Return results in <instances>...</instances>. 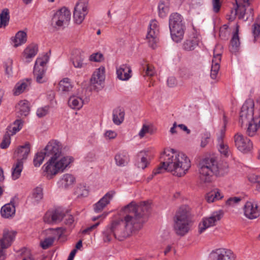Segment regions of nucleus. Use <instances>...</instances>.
Listing matches in <instances>:
<instances>
[{
	"instance_id": "obj_58",
	"label": "nucleus",
	"mask_w": 260,
	"mask_h": 260,
	"mask_svg": "<svg viewBox=\"0 0 260 260\" xmlns=\"http://www.w3.org/2000/svg\"><path fill=\"white\" fill-rule=\"evenodd\" d=\"M212 3L214 12L215 13L218 12L221 7L220 0H213Z\"/></svg>"
},
{
	"instance_id": "obj_55",
	"label": "nucleus",
	"mask_w": 260,
	"mask_h": 260,
	"mask_svg": "<svg viewBox=\"0 0 260 260\" xmlns=\"http://www.w3.org/2000/svg\"><path fill=\"white\" fill-rule=\"evenodd\" d=\"M103 58L102 54L96 53L91 54L89 57V60L95 62H100L103 59Z\"/></svg>"
},
{
	"instance_id": "obj_20",
	"label": "nucleus",
	"mask_w": 260,
	"mask_h": 260,
	"mask_svg": "<svg viewBox=\"0 0 260 260\" xmlns=\"http://www.w3.org/2000/svg\"><path fill=\"white\" fill-rule=\"evenodd\" d=\"M132 70L130 67L125 64L121 65L117 69V77L121 80L126 81L131 77Z\"/></svg>"
},
{
	"instance_id": "obj_53",
	"label": "nucleus",
	"mask_w": 260,
	"mask_h": 260,
	"mask_svg": "<svg viewBox=\"0 0 260 260\" xmlns=\"http://www.w3.org/2000/svg\"><path fill=\"white\" fill-rule=\"evenodd\" d=\"M49 110V107L48 106L39 108L37 111V115L40 118L43 117L48 114Z\"/></svg>"
},
{
	"instance_id": "obj_17",
	"label": "nucleus",
	"mask_w": 260,
	"mask_h": 260,
	"mask_svg": "<svg viewBox=\"0 0 260 260\" xmlns=\"http://www.w3.org/2000/svg\"><path fill=\"white\" fill-rule=\"evenodd\" d=\"M115 192L111 190L106 193L96 204L94 205V211L96 213L101 212L103 209L110 203Z\"/></svg>"
},
{
	"instance_id": "obj_26",
	"label": "nucleus",
	"mask_w": 260,
	"mask_h": 260,
	"mask_svg": "<svg viewBox=\"0 0 260 260\" xmlns=\"http://www.w3.org/2000/svg\"><path fill=\"white\" fill-rule=\"evenodd\" d=\"M199 41V40L197 37H190L183 43L182 49L185 51H193L198 46Z\"/></svg>"
},
{
	"instance_id": "obj_56",
	"label": "nucleus",
	"mask_w": 260,
	"mask_h": 260,
	"mask_svg": "<svg viewBox=\"0 0 260 260\" xmlns=\"http://www.w3.org/2000/svg\"><path fill=\"white\" fill-rule=\"evenodd\" d=\"M147 159L145 157L143 156L141 158V160L138 162V167L144 169L147 167Z\"/></svg>"
},
{
	"instance_id": "obj_41",
	"label": "nucleus",
	"mask_w": 260,
	"mask_h": 260,
	"mask_svg": "<svg viewBox=\"0 0 260 260\" xmlns=\"http://www.w3.org/2000/svg\"><path fill=\"white\" fill-rule=\"evenodd\" d=\"M183 17L177 13L172 14L169 17V27L172 26L178 25L180 23H184Z\"/></svg>"
},
{
	"instance_id": "obj_19",
	"label": "nucleus",
	"mask_w": 260,
	"mask_h": 260,
	"mask_svg": "<svg viewBox=\"0 0 260 260\" xmlns=\"http://www.w3.org/2000/svg\"><path fill=\"white\" fill-rule=\"evenodd\" d=\"M16 197L12 198L9 203L3 206L1 210L2 216L5 218H9L12 217L15 214V200Z\"/></svg>"
},
{
	"instance_id": "obj_45",
	"label": "nucleus",
	"mask_w": 260,
	"mask_h": 260,
	"mask_svg": "<svg viewBox=\"0 0 260 260\" xmlns=\"http://www.w3.org/2000/svg\"><path fill=\"white\" fill-rule=\"evenodd\" d=\"M252 32L255 42L260 41V25L258 23H254L252 26Z\"/></svg>"
},
{
	"instance_id": "obj_6",
	"label": "nucleus",
	"mask_w": 260,
	"mask_h": 260,
	"mask_svg": "<svg viewBox=\"0 0 260 260\" xmlns=\"http://www.w3.org/2000/svg\"><path fill=\"white\" fill-rule=\"evenodd\" d=\"M71 15L70 11L67 8H61L54 14L51 20L52 25L55 28L66 27L69 23Z\"/></svg>"
},
{
	"instance_id": "obj_10",
	"label": "nucleus",
	"mask_w": 260,
	"mask_h": 260,
	"mask_svg": "<svg viewBox=\"0 0 260 260\" xmlns=\"http://www.w3.org/2000/svg\"><path fill=\"white\" fill-rule=\"evenodd\" d=\"M16 234V232L14 231H9L7 230H4L3 238L0 240V260L5 259V256L3 249L11 246Z\"/></svg>"
},
{
	"instance_id": "obj_7",
	"label": "nucleus",
	"mask_w": 260,
	"mask_h": 260,
	"mask_svg": "<svg viewBox=\"0 0 260 260\" xmlns=\"http://www.w3.org/2000/svg\"><path fill=\"white\" fill-rule=\"evenodd\" d=\"M254 103L252 99H248L243 105L240 113L239 122L241 125L247 124L250 121L253 120Z\"/></svg>"
},
{
	"instance_id": "obj_29",
	"label": "nucleus",
	"mask_w": 260,
	"mask_h": 260,
	"mask_svg": "<svg viewBox=\"0 0 260 260\" xmlns=\"http://www.w3.org/2000/svg\"><path fill=\"white\" fill-rule=\"evenodd\" d=\"M72 88L73 85L71 82V80L68 78H63L58 84V90L62 93H67Z\"/></svg>"
},
{
	"instance_id": "obj_13",
	"label": "nucleus",
	"mask_w": 260,
	"mask_h": 260,
	"mask_svg": "<svg viewBox=\"0 0 260 260\" xmlns=\"http://www.w3.org/2000/svg\"><path fill=\"white\" fill-rule=\"evenodd\" d=\"M234 138L235 146L240 151L247 152L252 148V143L250 140L244 137L241 134H236Z\"/></svg>"
},
{
	"instance_id": "obj_54",
	"label": "nucleus",
	"mask_w": 260,
	"mask_h": 260,
	"mask_svg": "<svg viewBox=\"0 0 260 260\" xmlns=\"http://www.w3.org/2000/svg\"><path fill=\"white\" fill-rule=\"evenodd\" d=\"M241 201V198L237 197H231L226 202V205L234 206Z\"/></svg>"
},
{
	"instance_id": "obj_28",
	"label": "nucleus",
	"mask_w": 260,
	"mask_h": 260,
	"mask_svg": "<svg viewBox=\"0 0 260 260\" xmlns=\"http://www.w3.org/2000/svg\"><path fill=\"white\" fill-rule=\"evenodd\" d=\"M125 112L122 108L117 107L113 111V121L116 125H120L124 118Z\"/></svg>"
},
{
	"instance_id": "obj_52",
	"label": "nucleus",
	"mask_w": 260,
	"mask_h": 260,
	"mask_svg": "<svg viewBox=\"0 0 260 260\" xmlns=\"http://www.w3.org/2000/svg\"><path fill=\"white\" fill-rule=\"evenodd\" d=\"M218 150L221 154L227 157L229 156V146L224 143L218 144Z\"/></svg>"
},
{
	"instance_id": "obj_57",
	"label": "nucleus",
	"mask_w": 260,
	"mask_h": 260,
	"mask_svg": "<svg viewBox=\"0 0 260 260\" xmlns=\"http://www.w3.org/2000/svg\"><path fill=\"white\" fill-rule=\"evenodd\" d=\"M149 127L146 124H143V126L139 133V136L141 138L144 137L146 134L148 133Z\"/></svg>"
},
{
	"instance_id": "obj_47",
	"label": "nucleus",
	"mask_w": 260,
	"mask_h": 260,
	"mask_svg": "<svg viewBox=\"0 0 260 260\" xmlns=\"http://www.w3.org/2000/svg\"><path fill=\"white\" fill-rule=\"evenodd\" d=\"M49 57L47 55H44L43 58H38L36 61L34 67H37L38 69L43 67L45 69V66L46 64Z\"/></svg>"
},
{
	"instance_id": "obj_15",
	"label": "nucleus",
	"mask_w": 260,
	"mask_h": 260,
	"mask_svg": "<svg viewBox=\"0 0 260 260\" xmlns=\"http://www.w3.org/2000/svg\"><path fill=\"white\" fill-rule=\"evenodd\" d=\"M244 213L247 218L253 219L259 216L260 209L256 204L247 202L244 207Z\"/></svg>"
},
{
	"instance_id": "obj_24",
	"label": "nucleus",
	"mask_w": 260,
	"mask_h": 260,
	"mask_svg": "<svg viewBox=\"0 0 260 260\" xmlns=\"http://www.w3.org/2000/svg\"><path fill=\"white\" fill-rule=\"evenodd\" d=\"M114 159L117 166L119 167L125 166L129 160L128 153L126 151H120L115 155Z\"/></svg>"
},
{
	"instance_id": "obj_3",
	"label": "nucleus",
	"mask_w": 260,
	"mask_h": 260,
	"mask_svg": "<svg viewBox=\"0 0 260 260\" xmlns=\"http://www.w3.org/2000/svg\"><path fill=\"white\" fill-rule=\"evenodd\" d=\"M61 149V145L59 142L52 140L43 150L46 157H50L42 167L44 175L48 179H51L58 173L63 172L74 161L72 156H62Z\"/></svg>"
},
{
	"instance_id": "obj_49",
	"label": "nucleus",
	"mask_w": 260,
	"mask_h": 260,
	"mask_svg": "<svg viewBox=\"0 0 260 260\" xmlns=\"http://www.w3.org/2000/svg\"><path fill=\"white\" fill-rule=\"evenodd\" d=\"M249 180L256 184V189L257 190L260 191V175H256L255 174L250 175L249 176Z\"/></svg>"
},
{
	"instance_id": "obj_22",
	"label": "nucleus",
	"mask_w": 260,
	"mask_h": 260,
	"mask_svg": "<svg viewBox=\"0 0 260 260\" xmlns=\"http://www.w3.org/2000/svg\"><path fill=\"white\" fill-rule=\"evenodd\" d=\"M75 178L73 175L65 174L60 179L58 182V184L60 187L66 189L72 186L75 183Z\"/></svg>"
},
{
	"instance_id": "obj_48",
	"label": "nucleus",
	"mask_w": 260,
	"mask_h": 260,
	"mask_svg": "<svg viewBox=\"0 0 260 260\" xmlns=\"http://www.w3.org/2000/svg\"><path fill=\"white\" fill-rule=\"evenodd\" d=\"M12 64H13V60L11 58L7 59L4 62V68L5 69L6 74L10 76L12 74Z\"/></svg>"
},
{
	"instance_id": "obj_51",
	"label": "nucleus",
	"mask_w": 260,
	"mask_h": 260,
	"mask_svg": "<svg viewBox=\"0 0 260 260\" xmlns=\"http://www.w3.org/2000/svg\"><path fill=\"white\" fill-rule=\"evenodd\" d=\"M54 241V237H48L44 239V241L41 242V247L44 249H47L49 247L52 245Z\"/></svg>"
},
{
	"instance_id": "obj_27",
	"label": "nucleus",
	"mask_w": 260,
	"mask_h": 260,
	"mask_svg": "<svg viewBox=\"0 0 260 260\" xmlns=\"http://www.w3.org/2000/svg\"><path fill=\"white\" fill-rule=\"evenodd\" d=\"M31 79H26L22 80L18 82L15 86L14 94L16 95H19L27 90L31 84Z\"/></svg>"
},
{
	"instance_id": "obj_64",
	"label": "nucleus",
	"mask_w": 260,
	"mask_h": 260,
	"mask_svg": "<svg viewBox=\"0 0 260 260\" xmlns=\"http://www.w3.org/2000/svg\"><path fill=\"white\" fill-rule=\"evenodd\" d=\"M105 135L106 137L111 139L115 138L117 136V134L114 131H108L106 132Z\"/></svg>"
},
{
	"instance_id": "obj_33",
	"label": "nucleus",
	"mask_w": 260,
	"mask_h": 260,
	"mask_svg": "<svg viewBox=\"0 0 260 260\" xmlns=\"http://www.w3.org/2000/svg\"><path fill=\"white\" fill-rule=\"evenodd\" d=\"M170 2L169 0H161L158 5L159 16L163 18L165 17L169 11Z\"/></svg>"
},
{
	"instance_id": "obj_21",
	"label": "nucleus",
	"mask_w": 260,
	"mask_h": 260,
	"mask_svg": "<svg viewBox=\"0 0 260 260\" xmlns=\"http://www.w3.org/2000/svg\"><path fill=\"white\" fill-rule=\"evenodd\" d=\"M105 69L100 68L96 69L93 73L90 79V83L92 85H102L105 80Z\"/></svg>"
},
{
	"instance_id": "obj_35",
	"label": "nucleus",
	"mask_w": 260,
	"mask_h": 260,
	"mask_svg": "<svg viewBox=\"0 0 260 260\" xmlns=\"http://www.w3.org/2000/svg\"><path fill=\"white\" fill-rule=\"evenodd\" d=\"M27 40V35L24 31H19L17 32L14 39V45L15 47L21 45L25 43Z\"/></svg>"
},
{
	"instance_id": "obj_8",
	"label": "nucleus",
	"mask_w": 260,
	"mask_h": 260,
	"mask_svg": "<svg viewBox=\"0 0 260 260\" xmlns=\"http://www.w3.org/2000/svg\"><path fill=\"white\" fill-rule=\"evenodd\" d=\"M88 0H78L76 4L73 13L74 21L80 24L88 13Z\"/></svg>"
},
{
	"instance_id": "obj_42",
	"label": "nucleus",
	"mask_w": 260,
	"mask_h": 260,
	"mask_svg": "<svg viewBox=\"0 0 260 260\" xmlns=\"http://www.w3.org/2000/svg\"><path fill=\"white\" fill-rule=\"evenodd\" d=\"M10 20L9 10L7 8L3 9L0 14V28L8 24Z\"/></svg>"
},
{
	"instance_id": "obj_59",
	"label": "nucleus",
	"mask_w": 260,
	"mask_h": 260,
	"mask_svg": "<svg viewBox=\"0 0 260 260\" xmlns=\"http://www.w3.org/2000/svg\"><path fill=\"white\" fill-rule=\"evenodd\" d=\"M154 68L153 66L147 64L146 70V75L148 76H153L155 74Z\"/></svg>"
},
{
	"instance_id": "obj_40",
	"label": "nucleus",
	"mask_w": 260,
	"mask_h": 260,
	"mask_svg": "<svg viewBox=\"0 0 260 260\" xmlns=\"http://www.w3.org/2000/svg\"><path fill=\"white\" fill-rule=\"evenodd\" d=\"M43 197L42 188L37 187L32 191V196L30 197L31 202L34 204H37L42 199Z\"/></svg>"
},
{
	"instance_id": "obj_16",
	"label": "nucleus",
	"mask_w": 260,
	"mask_h": 260,
	"mask_svg": "<svg viewBox=\"0 0 260 260\" xmlns=\"http://www.w3.org/2000/svg\"><path fill=\"white\" fill-rule=\"evenodd\" d=\"M171 36L173 41L176 43L180 42L184 37L185 30V23H180L178 25L172 26L169 27Z\"/></svg>"
},
{
	"instance_id": "obj_30",
	"label": "nucleus",
	"mask_w": 260,
	"mask_h": 260,
	"mask_svg": "<svg viewBox=\"0 0 260 260\" xmlns=\"http://www.w3.org/2000/svg\"><path fill=\"white\" fill-rule=\"evenodd\" d=\"M45 69L43 67H41L40 69H38L37 67H34L33 72L34 75L38 83H43L47 81V78L45 76Z\"/></svg>"
},
{
	"instance_id": "obj_14",
	"label": "nucleus",
	"mask_w": 260,
	"mask_h": 260,
	"mask_svg": "<svg viewBox=\"0 0 260 260\" xmlns=\"http://www.w3.org/2000/svg\"><path fill=\"white\" fill-rule=\"evenodd\" d=\"M236 7L232 13L234 12V16L238 15L239 19H243L245 21L248 19V17L245 18L246 8L249 6V0H236Z\"/></svg>"
},
{
	"instance_id": "obj_50",
	"label": "nucleus",
	"mask_w": 260,
	"mask_h": 260,
	"mask_svg": "<svg viewBox=\"0 0 260 260\" xmlns=\"http://www.w3.org/2000/svg\"><path fill=\"white\" fill-rule=\"evenodd\" d=\"M228 28L229 26L226 24H224L220 27L219 30V37L221 39L225 40L228 38L229 35V32L228 30Z\"/></svg>"
},
{
	"instance_id": "obj_31",
	"label": "nucleus",
	"mask_w": 260,
	"mask_h": 260,
	"mask_svg": "<svg viewBox=\"0 0 260 260\" xmlns=\"http://www.w3.org/2000/svg\"><path fill=\"white\" fill-rule=\"evenodd\" d=\"M22 120L21 119H16L12 124L7 127L6 132L13 136L19 131L22 128Z\"/></svg>"
},
{
	"instance_id": "obj_18",
	"label": "nucleus",
	"mask_w": 260,
	"mask_h": 260,
	"mask_svg": "<svg viewBox=\"0 0 260 260\" xmlns=\"http://www.w3.org/2000/svg\"><path fill=\"white\" fill-rule=\"evenodd\" d=\"M214 257L217 260H235V256L230 249L219 248L213 251Z\"/></svg>"
},
{
	"instance_id": "obj_25",
	"label": "nucleus",
	"mask_w": 260,
	"mask_h": 260,
	"mask_svg": "<svg viewBox=\"0 0 260 260\" xmlns=\"http://www.w3.org/2000/svg\"><path fill=\"white\" fill-rule=\"evenodd\" d=\"M17 117L26 116L29 113L30 109L28 102L21 101L16 106Z\"/></svg>"
},
{
	"instance_id": "obj_4",
	"label": "nucleus",
	"mask_w": 260,
	"mask_h": 260,
	"mask_svg": "<svg viewBox=\"0 0 260 260\" xmlns=\"http://www.w3.org/2000/svg\"><path fill=\"white\" fill-rule=\"evenodd\" d=\"M199 167L200 180L204 183L211 182L213 175L221 176L229 171V165L226 161L218 162L214 157L203 159L200 161Z\"/></svg>"
},
{
	"instance_id": "obj_32",
	"label": "nucleus",
	"mask_w": 260,
	"mask_h": 260,
	"mask_svg": "<svg viewBox=\"0 0 260 260\" xmlns=\"http://www.w3.org/2000/svg\"><path fill=\"white\" fill-rule=\"evenodd\" d=\"M23 169V161L21 159H17V162L12 168V177L13 180H16L19 178Z\"/></svg>"
},
{
	"instance_id": "obj_2",
	"label": "nucleus",
	"mask_w": 260,
	"mask_h": 260,
	"mask_svg": "<svg viewBox=\"0 0 260 260\" xmlns=\"http://www.w3.org/2000/svg\"><path fill=\"white\" fill-rule=\"evenodd\" d=\"M159 159V166L153 171L155 175L167 171L174 176L182 177L191 167L190 159L185 154L172 148L165 149Z\"/></svg>"
},
{
	"instance_id": "obj_1",
	"label": "nucleus",
	"mask_w": 260,
	"mask_h": 260,
	"mask_svg": "<svg viewBox=\"0 0 260 260\" xmlns=\"http://www.w3.org/2000/svg\"><path fill=\"white\" fill-rule=\"evenodd\" d=\"M150 209L148 202L139 204L132 201L122 209L123 217L112 221L103 232L105 242L113 238L122 241L135 231L139 230L146 221Z\"/></svg>"
},
{
	"instance_id": "obj_63",
	"label": "nucleus",
	"mask_w": 260,
	"mask_h": 260,
	"mask_svg": "<svg viewBox=\"0 0 260 260\" xmlns=\"http://www.w3.org/2000/svg\"><path fill=\"white\" fill-rule=\"evenodd\" d=\"M100 224V222H96V223L88 227L82 231L83 234H88L94 229L96 228Z\"/></svg>"
},
{
	"instance_id": "obj_5",
	"label": "nucleus",
	"mask_w": 260,
	"mask_h": 260,
	"mask_svg": "<svg viewBox=\"0 0 260 260\" xmlns=\"http://www.w3.org/2000/svg\"><path fill=\"white\" fill-rule=\"evenodd\" d=\"M173 221L174 230L177 235L183 236L188 233L191 224L190 207L186 205L179 207L174 216Z\"/></svg>"
},
{
	"instance_id": "obj_61",
	"label": "nucleus",
	"mask_w": 260,
	"mask_h": 260,
	"mask_svg": "<svg viewBox=\"0 0 260 260\" xmlns=\"http://www.w3.org/2000/svg\"><path fill=\"white\" fill-rule=\"evenodd\" d=\"M168 85L170 87H174L177 85V80L174 77H170L167 80Z\"/></svg>"
},
{
	"instance_id": "obj_39",
	"label": "nucleus",
	"mask_w": 260,
	"mask_h": 260,
	"mask_svg": "<svg viewBox=\"0 0 260 260\" xmlns=\"http://www.w3.org/2000/svg\"><path fill=\"white\" fill-rule=\"evenodd\" d=\"M84 56L80 53L73 56L72 61L73 66L76 68H82L85 66L86 63L84 62Z\"/></svg>"
},
{
	"instance_id": "obj_43",
	"label": "nucleus",
	"mask_w": 260,
	"mask_h": 260,
	"mask_svg": "<svg viewBox=\"0 0 260 260\" xmlns=\"http://www.w3.org/2000/svg\"><path fill=\"white\" fill-rule=\"evenodd\" d=\"M221 60V54H214L211 70L219 71L220 62Z\"/></svg>"
},
{
	"instance_id": "obj_12",
	"label": "nucleus",
	"mask_w": 260,
	"mask_h": 260,
	"mask_svg": "<svg viewBox=\"0 0 260 260\" xmlns=\"http://www.w3.org/2000/svg\"><path fill=\"white\" fill-rule=\"evenodd\" d=\"M158 34L159 26L158 22L155 20H153L149 24V28L146 38L148 40L149 45L153 49L155 47L156 43L158 41L157 36Z\"/></svg>"
},
{
	"instance_id": "obj_38",
	"label": "nucleus",
	"mask_w": 260,
	"mask_h": 260,
	"mask_svg": "<svg viewBox=\"0 0 260 260\" xmlns=\"http://www.w3.org/2000/svg\"><path fill=\"white\" fill-rule=\"evenodd\" d=\"M239 27V26L237 24L236 32L234 34L231 41V51L232 52H236L240 46V41L238 36Z\"/></svg>"
},
{
	"instance_id": "obj_37",
	"label": "nucleus",
	"mask_w": 260,
	"mask_h": 260,
	"mask_svg": "<svg viewBox=\"0 0 260 260\" xmlns=\"http://www.w3.org/2000/svg\"><path fill=\"white\" fill-rule=\"evenodd\" d=\"M83 101L82 99L78 96H71L68 101L69 106L72 109H79L83 106Z\"/></svg>"
},
{
	"instance_id": "obj_36",
	"label": "nucleus",
	"mask_w": 260,
	"mask_h": 260,
	"mask_svg": "<svg viewBox=\"0 0 260 260\" xmlns=\"http://www.w3.org/2000/svg\"><path fill=\"white\" fill-rule=\"evenodd\" d=\"M38 51V46L36 44H31L24 50V56L26 59L31 58L37 54Z\"/></svg>"
},
{
	"instance_id": "obj_60",
	"label": "nucleus",
	"mask_w": 260,
	"mask_h": 260,
	"mask_svg": "<svg viewBox=\"0 0 260 260\" xmlns=\"http://www.w3.org/2000/svg\"><path fill=\"white\" fill-rule=\"evenodd\" d=\"M77 192L78 196L87 197L88 194V190L85 187L80 188L78 189Z\"/></svg>"
},
{
	"instance_id": "obj_44",
	"label": "nucleus",
	"mask_w": 260,
	"mask_h": 260,
	"mask_svg": "<svg viewBox=\"0 0 260 260\" xmlns=\"http://www.w3.org/2000/svg\"><path fill=\"white\" fill-rule=\"evenodd\" d=\"M45 157L46 156L43 150L36 153L34 159V166L37 167L40 166Z\"/></svg>"
},
{
	"instance_id": "obj_62",
	"label": "nucleus",
	"mask_w": 260,
	"mask_h": 260,
	"mask_svg": "<svg viewBox=\"0 0 260 260\" xmlns=\"http://www.w3.org/2000/svg\"><path fill=\"white\" fill-rule=\"evenodd\" d=\"M64 217H65V220H64V222L67 225H70L74 221V217L71 215H66L65 214V216H64Z\"/></svg>"
},
{
	"instance_id": "obj_11",
	"label": "nucleus",
	"mask_w": 260,
	"mask_h": 260,
	"mask_svg": "<svg viewBox=\"0 0 260 260\" xmlns=\"http://www.w3.org/2000/svg\"><path fill=\"white\" fill-rule=\"evenodd\" d=\"M65 216V212L61 208L48 211L44 216V221L48 224L57 223L60 222Z\"/></svg>"
},
{
	"instance_id": "obj_34",
	"label": "nucleus",
	"mask_w": 260,
	"mask_h": 260,
	"mask_svg": "<svg viewBox=\"0 0 260 260\" xmlns=\"http://www.w3.org/2000/svg\"><path fill=\"white\" fill-rule=\"evenodd\" d=\"M30 152V145L28 143H26L24 145L20 146L17 150L18 156L20 157L18 159L23 160L27 158Z\"/></svg>"
},
{
	"instance_id": "obj_9",
	"label": "nucleus",
	"mask_w": 260,
	"mask_h": 260,
	"mask_svg": "<svg viewBox=\"0 0 260 260\" xmlns=\"http://www.w3.org/2000/svg\"><path fill=\"white\" fill-rule=\"evenodd\" d=\"M222 217V212L220 210L213 212L210 217L205 218L199 225V232L202 233L207 228L215 225L216 222L220 220Z\"/></svg>"
},
{
	"instance_id": "obj_23",
	"label": "nucleus",
	"mask_w": 260,
	"mask_h": 260,
	"mask_svg": "<svg viewBox=\"0 0 260 260\" xmlns=\"http://www.w3.org/2000/svg\"><path fill=\"white\" fill-rule=\"evenodd\" d=\"M248 127L247 129V134L250 137L255 135L258 128L260 127V115L255 116L253 120L248 122Z\"/></svg>"
},
{
	"instance_id": "obj_46",
	"label": "nucleus",
	"mask_w": 260,
	"mask_h": 260,
	"mask_svg": "<svg viewBox=\"0 0 260 260\" xmlns=\"http://www.w3.org/2000/svg\"><path fill=\"white\" fill-rule=\"evenodd\" d=\"M11 136L10 133H6L0 145L2 149H6L9 147L11 143Z\"/></svg>"
}]
</instances>
